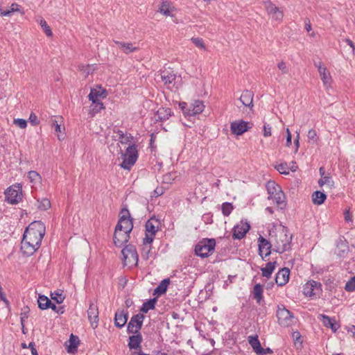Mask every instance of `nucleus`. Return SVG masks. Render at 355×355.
<instances>
[{
  "label": "nucleus",
  "mask_w": 355,
  "mask_h": 355,
  "mask_svg": "<svg viewBox=\"0 0 355 355\" xmlns=\"http://www.w3.org/2000/svg\"><path fill=\"white\" fill-rule=\"evenodd\" d=\"M46 232V227L41 221L31 223L24 231L21 242V250L26 256H31L40 247Z\"/></svg>",
  "instance_id": "nucleus-1"
},
{
  "label": "nucleus",
  "mask_w": 355,
  "mask_h": 355,
  "mask_svg": "<svg viewBox=\"0 0 355 355\" xmlns=\"http://www.w3.org/2000/svg\"><path fill=\"white\" fill-rule=\"evenodd\" d=\"M272 239L275 252L282 254L291 248L292 236L288 235L287 229L284 227L278 230Z\"/></svg>",
  "instance_id": "nucleus-2"
},
{
  "label": "nucleus",
  "mask_w": 355,
  "mask_h": 355,
  "mask_svg": "<svg viewBox=\"0 0 355 355\" xmlns=\"http://www.w3.org/2000/svg\"><path fill=\"white\" fill-rule=\"evenodd\" d=\"M216 241L214 239H204L195 247V253L202 258L211 255L215 250Z\"/></svg>",
  "instance_id": "nucleus-3"
},
{
  "label": "nucleus",
  "mask_w": 355,
  "mask_h": 355,
  "mask_svg": "<svg viewBox=\"0 0 355 355\" xmlns=\"http://www.w3.org/2000/svg\"><path fill=\"white\" fill-rule=\"evenodd\" d=\"M123 160L120 164L121 167L124 169L130 170L135 164L138 158V152L137 146L135 144L130 145L125 152L122 154Z\"/></svg>",
  "instance_id": "nucleus-4"
},
{
  "label": "nucleus",
  "mask_w": 355,
  "mask_h": 355,
  "mask_svg": "<svg viewBox=\"0 0 355 355\" xmlns=\"http://www.w3.org/2000/svg\"><path fill=\"white\" fill-rule=\"evenodd\" d=\"M180 107L186 116H191L200 114L205 109V105L202 101L195 100L189 105L185 102L179 104Z\"/></svg>",
  "instance_id": "nucleus-5"
},
{
  "label": "nucleus",
  "mask_w": 355,
  "mask_h": 355,
  "mask_svg": "<svg viewBox=\"0 0 355 355\" xmlns=\"http://www.w3.org/2000/svg\"><path fill=\"white\" fill-rule=\"evenodd\" d=\"M123 257V264L130 268L137 266L138 263V254L135 245L129 244L121 251Z\"/></svg>",
  "instance_id": "nucleus-6"
},
{
  "label": "nucleus",
  "mask_w": 355,
  "mask_h": 355,
  "mask_svg": "<svg viewBox=\"0 0 355 355\" xmlns=\"http://www.w3.org/2000/svg\"><path fill=\"white\" fill-rule=\"evenodd\" d=\"M146 235L144 239V243H152L155 234L160 227V221L155 217H151L147 220L146 225Z\"/></svg>",
  "instance_id": "nucleus-7"
},
{
  "label": "nucleus",
  "mask_w": 355,
  "mask_h": 355,
  "mask_svg": "<svg viewBox=\"0 0 355 355\" xmlns=\"http://www.w3.org/2000/svg\"><path fill=\"white\" fill-rule=\"evenodd\" d=\"M6 200L11 204L19 203L22 199V189L19 184H13L5 191Z\"/></svg>",
  "instance_id": "nucleus-8"
},
{
  "label": "nucleus",
  "mask_w": 355,
  "mask_h": 355,
  "mask_svg": "<svg viewBox=\"0 0 355 355\" xmlns=\"http://www.w3.org/2000/svg\"><path fill=\"white\" fill-rule=\"evenodd\" d=\"M116 228L130 233L133 228L132 218L127 208H123L121 211L120 218Z\"/></svg>",
  "instance_id": "nucleus-9"
},
{
  "label": "nucleus",
  "mask_w": 355,
  "mask_h": 355,
  "mask_svg": "<svg viewBox=\"0 0 355 355\" xmlns=\"http://www.w3.org/2000/svg\"><path fill=\"white\" fill-rule=\"evenodd\" d=\"M268 15L277 21H282L284 18V11L276 6L270 0H263L262 2Z\"/></svg>",
  "instance_id": "nucleus-10"
},
{
  "label": "nucleus",
  "mask_w": 355,
  "mask_h": 355,
  "mask_svg": "<svg viewBox=\"0 0 355 355\" xmlns=\"http://www.w3.org/2000/svg\"><path fill=\"white\" fill-rule=\"evenodd\" d=\"M144 319V315L141 313L133 315L128 324V331L131 334L139 333Z\"/></svg>",
  "instance_id": "nucleus-11"
},
{
  "label": "nucleus",
  "mask_w": 355,
  "mask_h": 355,
  "mask_svg": "<svg viewBox=\"0 0 355 355\" xmlns=\"http://www.w3.org/2000/svg\"><path fill=\"white\" fill-rule=\"evenodd\" d=\"M279 323L284 327H288L293 323V315L288 309L279 308L277 312Z\"/></svg>",
  "instance_id": "nucleus-12"
},
{
  "label": "nucleus",
  "mask_w": 355,
  "mask_h": 355,
  "mask_svg": "<svg viewBox=\"0 0 355 355\" xmlns=\"http://www.w3.org/2000/svg\"><path fill=\"white\" fill-rule=\"evenodd\" d=\"M98 307L93 302H89V306L87 309L88 320L93 329H96L98 324Z\"/></svg>",
  "instance_id": "nucleus-13"
},
{
  "label": "nucleus",
  "mask_w": 355,
  "mask_h": 355,
  "mask_svg": "<svg viewBox=\"0 0 355 355\" xmlns=\"http://www.w3.org/2000/svg\"><path fill=\"white\" fill-rule=\"evenodd\" d=\"M272 245L271 242L263 236H260L258 238L259 254L263 259L270 254Z\"/></svg>",
  "instance_id": "nucleus-14"
},
{
  "label": "nucleus",
  "mask_w": 355,
  "mask_h": 355,
  "mask_svg": "<svg viewBox=\"0 0 355 355\" xmlns=\"http://www.w3.org/2000/svg\"><path fill=\"white\" fill-rule=\"evenodd\" d=\"M130 239V233L115 227L114 234V243L116 246L121 247L126 243Z\"/></svg>",
  "instance_id": "nucleus-15"
},
{
  "label": "nucleus",
  "mask_w": 355,
  "mask_h": 355,
  "mask_svg": "<svg viewBox=\"0 0 355 355\" xmlns=\"http://www.w3.org/2000/svg\"><path fill=\"white\" fill-rule=\"evenodd\" d=\"M158 11L165 16L173 17L176 8L170 0H163L160 3Z\"/></svg>",
  "instance_id": "nucleus-16"
},
{
  "label": "nucleus",
  "mask_w": 355,
  "mask_h": 355,
  "mask_svg": "<svg viewBox=\"0 0 355 355\" xmlns=\"http://www.w3.org/2000/svg\"><path fill=\"white\" fill-rule=\"evenodd\" d=\"M248 123L244 121H235L231 123L230 129L234 135H241L246 132L249 127Z\"/></svg>",
  "instance_id": "nucleus-17"
},
{
  "label": "nucleus",
  "mask_w": 355,
  "mask_h": 355,
  "mask_svg": "<svg viewBox=\"0 0 355 355\" xmlns=\"http://www.w3.org/2000/svg\"><path fill=\"white\" fill-rule=\"evenodd\" d=\"M321 284L318 282L311 280L306 282L303 286L304 294L306 296L311 297L316 294V291L320 290Z\"/></svg>",
  "instance_id": "nucleus-18"
},
{
  "label": "nucleus",
  "mask_w": 355,
  "mask_h": 355,
  "mask_svg": "<svg viewBox=\"0 0 355 355\" xmlns=\"http://www.w3.org/2000/svg\"><path fill=\"white\" fill-rule=\"evenodd\" d=\"M315 66L318 67V72L320 73L323 85L326 87H329L331 82L330 73L327 69L322 64V62L315 64Z\"/></svg>",
  "instance_id": "nucleus-19"
},
{
  "label": "nucleus",
  "mask_w": 355,
  "mask_h": 355,
  "mask_svg": "<svg viewBox=\"0 0 355 355\" xmlns=\"http://www.w3.org/2000/svg\"><path fill=\"white\" fill-rule=\"evenodd\" d=\"M250 230V225L247 223H241V224L234 226L233 229V238L241 239L245 236Z\"/></svg>",
  "instance_id": "nucleus-20"
},
{
  "label": "nucleus",
  "mask_w": 355,
  "mask_h": 355,
  "mask_svg": "<svg viewBox=\"0 0 355 355\" xmlns=\"http://www.w3.org/2000/svg\"><path fill=\"white\" fill-rule=\"evenodd\" d=\"M128 318V311L125 310H118L115 313L114 324L119 328L123 327L127 322Z\"/></svg>",
  "instance_id": "nucleus-21"
},
{
  "label": "nucleus",
  "mask_w": 355,
  "mask_h": 355,
  "mask_svg": "<svg viewBox=\"0 0 355 355\" xmlns=\"http://www.w3.org/2000/svg\"><path fill=\"white\" fill-rule=\"evenodd\" d=\"M290 270L287 268L281 269L276 275L275 282L279 286L285 285L289 279Z\"/></svg>",
  "instance_id": "nucleus-22"
},
{
  "label": "nucleus",
  "mask_w": 355,
  "mask_h": 355,
  "mask_svg": "<svg viewBox=\"0 0 355 355\" xmlns=\"http://www.w3.org/2000/svg\"><path fill=\"white\" fill-rule=\"evenodd\" d=\"M253 97L254 94L252 92L245 90L241 95L239 101L244 106L252 108L253 107Z\"/></svg>",
  "instance_id": "nucleus-23"
},
{
  "label": "nucleus",
  "mask_w": 355,
  "mask_h": 355,
  "mask_svg": "<svg viewBox=\"0 0 355 355\" xmlns=\"http://www.w3.org/2000/svg\"><path fill=\"white\" fill-rule=\"evenodd\" d=\"M107 96V91L105 89L99 87L98 89H92L88 96L89 99L95 103V101H98V98H105Z\"/></svg>",
  "instance_id": "nucleus-24"
},
{
  "label": "nucleus",
  "mask_w": 355,
  "mask_h": 355,
  "mask_svg": "<svg viewBox=\"0 0 355 355\" xmlns=\"http://www.w3.org/2000/svg\"><path fill=\"white\" fill-rule=\"evenodd\" d=\"M319 318L321 319L323 324L325 327L331 328L334 332H336L340 327V325L336 322L334 319L331 318L327 315L321 314L319 315Z\"/></svg>",
  "instance_id": "nucleus-25"
},
{
  "label": "nucleus",
  "mask_w": 355,
  "mask_h": 355,
  "mask_svg": "<svg viewBox=\"0 0 355 355\" xmlns=\"http://www.w3.org/2000/svg\"><path fill=\"white\" fill-rule=\"evenodd\" d=\"M162 81L165 85L171 84L176 78L175 74L171 69H164L160 72Z\"/></svg>",
  "instance_id": "nucleus-26"
},
{
  "label": "nucleus",
  "mask_w": 355,
  "mask_h": 355,
  "mask_svg": "<svg viewBox=\"0 0 355 355\" xmlns=\"http://www.w3.org/2000/svg\"><path fill=\"white\" fill-rule=\"evenodd\" d=\"M135 334V335L130 336L128 346L130 349H140L141 343L142 342V336L140 333Z\"/></svg>",
  "instance_id": "nucleus-27"
},
{
  "label": "nucleus",
  "mask_w": 355,
  "mask_h": 355,
  "mask_svg": "<svg viewBox=\"0 0 355 355\" xmlns=\"http://www.w3.org/2000/svg\"><path fill=\"white\" fill-rule=\"evenodd\" d=\"M172 112L170 108L160 107L155 113L157 121H163L168 119L171 116Z\"/></svg>",
  "instance_id": "nucleus-28"
},
{
  "label": "nucleus",
  "mask_w": 355,
  "mask_h": 355,
  "mask_svg": "<svg viewBox=\"0 0 355 355\" xmlns=\"http://www.w3.org/2000/svg\"><path fill=\"white\" fill-rule=\"evenodd\" d=\"M114 42L119 46L120 49H121L126 54L134 52L138 49L137 47L133 46L132 44L130 42L125 43L116 40H114Z\"/></svg>",
  "instance_id": "nucleus-29"
},
{
  "label": "nucleus",
  "mask_w": 355,
  "mask_h": 355,
  "mask_svg": "<svg viewBox=\"0 0 355 355\" xmlns=\"http://www.w3.org/2000/svg\"><path fill=\"white\" fill-rule=\"evenodd\" d=\"M312 202L314 205H320L327 199V196L323 192L316 191L312 194Z\"/></svg>",
  "instance_id": "nucleus-30"
},
{
  "label": "nucleus",
  "mask_w": 355,
  "mask_h": 355,
  "mask_svg": "<svg viewBox=\"0 0 355 355\" xmlns=\"http://www.w3.org/2000/svg\"><path fill=\"white\" fill-rule=\"evenodd\" d=\"M170 284L168 278L163 279L158 286L154 290L153 295H160L166 293L167 288Z\"/></svg>",
  "instance_id": "nucleus-31"
},
{
  "label": "nucleus",
  "mask_w": 355,
  "mask_h": 355,
  "mask_svg": "<svg viewBox=\"0 0 355 355\" xmlns=\"http://www.w3.org/2000/svg\"><path fill=\"white\" fill-rule=\"evenodd\" d=\"M248 342L251 347H252L254 352L258 354L259 351L261 349V343L259 340L258 336H250L248 337Z\"/></svg>",
  "instance_id": "nucleus-32"
},
{
  "label": "nucleus",
  "mask_w": 355,
  "mask_h": 355,
  "mask_svg": "<svg viewBox=\"0 0 355 355\" xmlns=\"http://www.w3.org/2000/svg\"><path fill=\"white\" fill-rule=\"evenodd\" d=\"M275 265L276 261L267 263L266 267L261 268L262 275L269 278L275 268Z\"/></svg>",
  "instance_id": "nucleus-33"
},
{
  "label": "nucleus",
  "mask_w": 355,
  "mask_h": 355,
  "mask_svg": "<svg viewBox=\"0 0 355 355\" xmlns=\"http://www.w3.org/2000/svg\"><path fill=\"white\" fill-rule=\"evenodd\" d=\"M270 198L272 199L277 205L280 207V208H283L285 206L284 194L282 190L275 193V195L272 196Z\"/></svg>",
  "instance_id": "nucleus-34"
},
{
  "label": "nucleus",
  "mask_w": 355,
  "mask_h": 355,
  "mask_svg": "<svg viewBox=\"0 0 355 355\" xmlns=\"http://www.w3.org/2000/svg\"><path fill=\"white\" fill-rule=\"evenodd\" d=\"M37 302L39 308L42 310L49 309L51 304V300L45 295H40Z\"/></svg>",
  "instance_id": "nucleus-35"
},
{
  "label": "nucleus",
  "mask_w": 355,
  "mask_h": 355,
  "mask_svg": "<svg viewBox=\"0 0 355 355\" xmlns=\"http://www.w3.org/2000/svg\"><path fill=\"white\" fill-rule=\"evenodd\" d=\"M266 187L269 194V198L275 195V193L281 191L280 187L273 181H269L267 183Z\"/></svg>",
  "instance_id": "nucleus-36"
},
{
  "label": "nucleus",
  "mask_w": 355,
  "mask_h": 355,
  "mask_svg": "<svg viewBox=\"0 0 355 355\" xmlns=\"http://www.w3.org/2000/svg\"><path fill=\"white\" fill-rule=\"evenodd\" d=\"M69 345L68 352H73V351H76L78 345H79V338L78 336H74L73 334H71L70 336L69 340Z\"/></svg>",
  "instance_id": "nucleus-37"
},
{
  "label": "nucleus",
  "mask_w": 355,
  "mask_h": 355,
  "mask_svg": "<svg viewBox=\"0 0 355 355\" xmlns=\"http://www.w3.org/2000/svg\"><path fill=\"white\" fill-rule=\"evenodd\" d=\"M157 302L156 298L150 299V300L144 302L143 306H141L140 311L143 313H147L149 310L153 309L155 308V304Z\"/></svg>",
  "instance_id": "nucleus-38"
},
{
  "label": "nucleus",
  "mask_w": 355,
  "mask_h": 355,
  "mask_svg": "<svg viewBox=\"0 0 355 355\" xmlns=\"http://www.w3.org/2000/svg\"><path fill=\"white\" fill-rule=\"evenodd\" d=\"M95 103H92V105H91V110L90 113L92 115H94L101 111L102 110L105 109V107L103 105V103L101 101H95Z\"/></svg>",
  "instance_id": "nucleus-39"
},
{
  "label": "nucleus",
  "mask_w": 355,
  "mask_h": 355,
  "mask_svg": "<svg viewBox=\"0 0 355 355\" xmlns=\"http://www.w3.org/2000/svg\"><path fill=\"white\" fill-rule=\"evenodd\" d=\"M151 251V243H144L143 242V248L141 252V258L148 260L149 258V254Z\"/></svg>",
  "instance_id": "nucleus-40"
},
{
  "label": "nucleus",
  "mask_w": 355,
  "mask_h": 355,
  "mask_svg": "<svg viewBox=\"0 0 355 355\" xmlns=\"http://www.w3.org/2000/svg\"><path fill=\"white\" fill-rule=\"evenodd\" d=\"M254 297L257 300L258 302L262 299L263 287L261 284H257L254 286L253 290Z\"/></svg>",
  "instance_id": "nucleus-41"
},
{
  "label": "nucleus",
  "mask_w": 355,
  "mask_h": 355,
  "mask_svg": "<svg viewBox=\"0 0 355 355\" xmlns=\"http://www.w3.org/2000/svg\"><path fill=\"white\" fill-rule=\"evenodd\" d=\"M14 12H19L21 15H23L24 13V12L21 10V8L19 5H18L16 3H13L10 6V9L8 10L4 11V13H3V14L6 16H10L11 13Z\"/></svg>",
  "instance_id": "nucleus-42"
},
{
  "label": "nucleus",
  "mask_w": 355,
  "mask_h": 355,
  "mask_svg": "<svg viewBox=\"0 0 355 355\" xmlns=\"http://www.w3.org/2000/svg\"><path fill=\"white\" fill-rule=\"evenodd\" d=\"M117 135L119 136V139L120 142L123 144H127L130 142L133 137L131 135H126L121 130H118L116 132Z\"/></svg>",
  "instance_id": "nucleus-43"
},
{
  "label": "nucleus",
  "mask_w": 355,
  "mask_h": 355,
  "mask_svg": "<svg viewBox=\"0 0 355 355\" xmlns=\"http://www.w3.org/2000/svg\"><path fill=\"white\" fill-rule=\"evenodd\" d=\"M78 69L83 73L85 78L87 77L88 75L90 74L94 70L93 65L89 64H80L78 65Z\"/></svg>",
  "instance_id": "nucleus-44"
},
{
  "label": "nucleus",
  "mask_w": 355,
  "mask_h": 355,
  "mask_svg": "<svg viewBox=\"0 0 355 355\" xmlns=\"http://www.w3.org/2000/svg\"><path fill=\"white\" fill-rule=\"evenodd\" d=\"M28 178L30 180V182L32 183L40 182L41 180V177L40 174L35 171H29L28 174Z\"/></svg>",
  "instance_id": "nucleus-45"
},
{
  "label": "nucleus",
  "mask_w": 355,
  "mask_h": 355,
  "mask_svg": "<svg viewBox=\"0 0 355 355\" xmlns=\"http://www.w3.org/2000/svg\"><path fill=\"white\" fill-rule=\"evenodd\" d=\"M51 299L55 301L58 304H61L63 302L65 297L63 295L62 293L55 291L54 293H51Z\"/></svg>",
  "instance_id": "nucleus-46"
},
{
  "label": "nucleus",
  "mask_w": 355,
  "mask_h": 355,
  "mask_svg": "<svg viewBox=\"0 0 355 355\" xmlns=\"http://www.w3.org/2000/svg\"><path fill=\"white\" fill-rule=\"evenodd\" d=\"M191 42L195 44V46L200 49L207 50L206 45L203 41V40L200 37H192L191 39Z\"/></svg>",
  "instance_id": "nucleus-47"
},
{
  "label": "nucleus",
  "mask_w": 355,
  "mask_h": 355,
  "mask_svg": "<svg viewBox=\"0 0 355 355\" xmlns=\"http://www.w3.org/2000/svg\"><path fill=\"white\" fill-rule=\"evenodd\" d=\"M318 184L320 187H322L324 184H327L330 188L333 187L334 185V182L331 180L329 176H323L321 179L318 180Z\"/></svg>",
  "instance_id": "nucleus-48"
},
{
  "label": "nucleus",
  "mask_w": 355,
  "mask_h": 355,
  "mask_svg": "<svg viewBox=\"0 0 355 355\" xmlns=\"http://www.w3.org/2000/svg\"><path fill=\"white\" fill-rule=\"evenodd\" d=\"M275 168L281 173L288 175L289 173V167L287 163H280L275 166Z\"/></svg>",
  "instance_id": "nucleus-49"
},
{
  "label": "nucleus",
  "mask_w": 355,
  "mask_h": 355,
  "mask_svg": "<svg viewBox=\"0 0 355 355\" xmlns=\"http://www.w3.org/2000/svg\"><path fill=\"white\" fill-rule=\"evenodd\" d=\"M51 207L50 200L47 198H42L38 200V208L41 210H47Z\"/></svg>",
  "instance_id": "nucleus-50"
},
{
  "label": "nucleus",
  "mask_w": 355,
  "mask_h": 355,
  "mask_svg": "<svg viewBox=\"0 0 355 355\" xmlns=\"http://www.w3.org/2000/svg\"><path fill=\"white\" fill-rule=\"evenodd\" d=\"M233 209V206L231 203L225 202L222 205V212L225 216H229Z\"/></svg>",
  "instance_id": "nucleus-51"
},
{
  "label": "nucleus",
  "mask_w": 355,
  "mask_h": 355,
  "mask_svg": "<svg viewBox=\"0 0 355 355\" xmlns=\"http://www.w3.org/2000/svg\"><path fill=\"white\" fill-rule=\"evenodd\" d=\"M40 26L43 28L44 29V33H46V35L48 36V37H50L52 35V31H51V28L48 26L46 21L43 19H41L40 21Z\"/></svg>",
  "instance_id": "nucleus-52"
},
{
  "label": "nucleus",
  "mask_w": 355,
  "mask_h": 355,
  "mask_svg": "<svg viewBox=\"0 0 355 355\" xmlns=\"http://www.w3.org/2000/svg\"><path fill=\"white\" fill-rule=\"evenodd\" d=\"M345 289L347 291L352 292L355 291V276L352 277L345 284Z\"/></svg>",
  "instance_id": "nucleus-53"
},
{
  "label": "nucleus",
  "mask_w": 355,
  "mask_h": 355,
  "mask_svg": "<svg viewBox=\"0 0 355 355\" xmlns=\"http://www.w3.org/2000/svg\"><path fill=\"white\" fill-rule=\"evenodd\" d=\"M307 137L309 142H311L312 144H315L317 142L318 136L315 130H309L307 134Z\"/></svg>",
  "instance_id": "nucleus-54"
},
{
  "label": "nucleus",
  "mask_w": 355,
  "mask_h": 355,
  "mask_svg": "<svg viewBox=\"0 0 355 355\" xmlns=\"http://www.w3.org/2000/svg\"><path fill=\"white\" fill-rule=\"evenodd\" d=\"M28 313H29L28 307L26 306L22 309V312L21 313V324L22 326H24L25 320H26L28 317Z\"/></svg>",
  "instance_id": "nucleus-55"
},
{
  "label": "nucleus",
  "mask_w": 355,
  "mask_h": 355,
  "mask_svg": "<svg viewBox=\"0 0 355 355\" xmlns=\"http://www.w3.org/2000/svg\"><path fill=\"white\" fill-rule=\"evenodd\" d=\"M278 69L282 71L283 74H286L288 73V67L284 61H281L277 64Z\"/></svg>",
  "instance_id": "nucleus-56"
},
{
  "label": "nucleus",
  "mask_w": 355,
  "mask_h": 355,
  "mask_svg": "<svg viewBox=\"0 0 355 355\" xmlns=\"http://www.w3.org/2000/svg\"><path fill=\"white\" fill-rule=\"evenodd\" d=\"M14 123L21 129H24L27 126L26 121L22 119H15Z\"/></svg>",
  "instance_id": "nucleus-57"
},
{
  "label": "nucleus",
  "mask_w": 355,
  "mask_h": 355,
  "mask_svg": "<svg viewBox=\"0 0 355 355\" xmlns=\"http://www.w3.org/2000/svg\"><path fill=\"white\" fill-rule=\"evenodd\" d=\"M29 121L33 125H37L39 124V120L37 116L34 113H31L29 116Z\"/></svg>",
  "instance_id": "nucleus-58"
},
{
  "label": "nucleus",
  "mask_w": 355,
  "mask_h": 355,
  "mask_svg": "<svg viewBox=\"0 0 355 355\" xmlns=\"http://www.w3.org/2000/svg\"><path fill=\"white\" fill-rule=\"evenodd\" d=\"M49 308H51L52 310L55 311V312H57L58 313H60V314H62L64 312V309L63 306L58 307L56 305H55L52 302H51V304Z\"/></svg>",
  "instance_id": "nucleus-59"
},
{
  "label": "nucleus",
  "mask_w": 355,
  "mask_h": 355,
  "mask_svg": "<svg viewBox=\"0 0 355 355\" xmlns=\"http://www.w3.org/2000/svg\"><path fill=\"white\" fill-rule=\"evenodd\" d=\"M263 135L264 137H269L271 135V127L268 124L263 125Z\"/></svg>",
  "instance_id": "nucleus-60"
},
{
  "label": "nucleus",
  "mask_w": 355,
  "mask_h": 355,
  "mask_svg": "<svg viewBox=\"0 0 355 355\" xmlns=\"http://www.w3.org/2000/svg\"><path fill=\"white\" fill-rule=\"evenodd\" d=\"M292 135L288 128H286V146L289 147L291 145Z\"/></svg>",
  "instance_id": "nucleus-61"
},
{
  "label": "nucleus",
  "mask_w": 355,
  "mask_h": 355,
  "mask_svg": "<svg viewBox=\"0 0 355 355\" xmlns=\"http://www.w3.org/2000/svg\"><path fill=\"white\" fill-rule=\"evenodd\" d=\"M297 135L294 139V145H295V153H297V150H298V148L300 147V132H297Z\"/></svg>",
  "instance_id": "nucleus-62"
},
{
  "label": "nucleus",
  "mask_w": 355,
  "mask_h": 355,
  "mask_svg": "<svg viewBox=\"0 0 355 355\" xmlns=\"http://www.w3.org/2000/svg\"><path fill=\"white\" fill-rule=\"evenodd\" d=\"M272 350L269 348V347H267V348H263L261 347V350L259 351V352L258 353V355H265L266 354H272Z\"/></svg>",
  "instance_id": "nucleus-63"
},
{
  "label": "nucleus",
  "mask_w": 355,
  "mask_h": 355,
  "mask_svg": "<svg viewBox=\"0 0 355 355\" xmlns=\"http://www.w3.org/2000/svg\"><path fill=\"white\" fill-rule=\"evenodd\" d=\"M345 214V220L347 222H351L352 221V216L349 211V210H346L344 213Z\"/></svg>",
  "instance_id": "nucleus-64"
}]
</instances>
